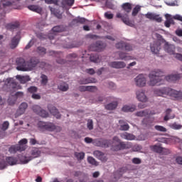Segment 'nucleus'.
Listing matches in <instances>:
<instances>
[{
	"instance_id": "nucleus-36",
	"label": "nucleus",
	"mask_w": 182,
	"mask_h": 182,
	"mask_svg": "<svg viewBox=\"0 0 182 182\" xmlns=\"http://www.w3.org/2000/svg\"><path fill=\"white\" fill-rule=\"evenodd\" d=\"M28 9L33 12H36L37 14H41L42 12V8L36 5H30L28 6Z\"/></svg>"
},
{
	"instance_id": "nucleus-45",
	"label": "nucleus",
	"mask_w": 182,
	"mask_h": 182,
	"mask_svg": "<svg viewBox=\"0 0 182 182\" xmlns=\"http://www.w3.org/2000/svg\"><path fill=\"white\" fill-rule=\"evenodd\" d=\"M136 110V106L134 105H124L122 107V112H134Z\"/></svg>"
},
{
	"instance_id": "nucleus-54",
	"label": "nucleus",
	"mask_w": 182,
	"mask_h": 182,
	"mask_svg": "<svg viewBox=\"0 0 182 182\" xmlns=\"http://www.w3.org/2000/svg\"><path fill=\"white\" fill-rule=\"evenodd\" d=\"M50 11L58 19H62V14H60V11L58 12V10H55V9H51Z\"/></svg>"
},
{
	"instance_id": "nucleus-59",
	"label": "nucleus",
	"mask_w": 182,
	"mask_h": 182,
	"mask_svg": "<svg viewBox=\"0 0 182 182\" xmlns=\"http://www.w3.org/2000/svg\"><path fill=\"white\" fill-rule=\"evenodd\" d=\"M87 127L90 130H93V120L92 119L87 120Z\"/></svg>"
},
{
	"instance_id": "nucleus-58",
	"label": "nucleus",
	"mask_w": 182,
	"mask_h": 182,
	"mask_svg": "<svg viewBox=\"0 0 182 182\" xmlns=\"http://www.w3.org/2000/svg\"><path fill=\"white\" fill-rule=\"evenodd\" d=\"M86 38H87L88 39H99L100 37H99V36L95 35V34H92V33H89L86 35Z\"/></svg>"
},
{
	"instance_id": "nucleus-51",
	"label": "nucleus",
	"mask_w": 182,
	"mask_h": 182,
	"mask_svg": "<svg viewBox=\"0 0 182 182\" xmlns=\"http://www.w3.org/2000/svg\"><path fill=\"white\" fill-rule=\"evenodd\" d=\"M87 161L90 164H92V166H99V164L97 161H96V159L92 156L87 157Z\"/></svg>"
},
{
	"instance_id": "nucleus-48",
	"label": "nucleus",
	"mask_w": 182,
	"mask_h": 182,
	"mask_svg": "<svg viewBox=\"0 0 182 182\" xmlns=\"http://www.w3.org/2000/svg\"><path fill=\"white\" fill-rule=\"evenodd\" d=\"M140 11H141V7H140L139 5H136L132 10V16H137V14H139Z\"/></svg>"
},
{
	"instance_id": "nucleus-30",
	"label": "nucleus",
	"mask_w": 182,
	"mask_h": 182,
	"mask_svg": "<svg viewBox=\"0 0 182 182\" xmlns=\"http://www.w3.org/2000/svg\"><path fill=\"white\" fill-rule=\"evenodd\" d=\"M79 83L80 85H87L89 83H96V79L95 78H82L80 80Z\"/></svg>"
},
{
	"instance_id": "nucleus-23",
	"label": "nucleus",
	"mask_w": 182,
	"mask_h": 182,
	"mask_svg": "<svg viewBox=\"0 0 182 182\" xmlns=\"http://www.w3.org/2000/svg\"><path fill=\"white\" fill-rule=\"evenodd\" d=\"M48 109L49 110L50 113L53 114V116H55L56 117V119H60V113H59V111L58 110V109H56V107L48 105Z\"/></svg>"
},
{
	"instance_id": "nucleus-40",
	"label": "nucleus",
	"mask_w": 182,
	"mask_h": 182,
	"mask_svg": "<svg viewBox=\"0 0 182 182\" xmlns=\"http://www.w3.org/2000/svg\"><path fill=\"white\" fill-rule=\"evenodd\" d=\"M26 144H28V139H23L18 141L17 146L18 147H22L23 149V151H25V150H26Z\"/></svg>"
},
{
	"instance_id": "nucleus-26",
	"label": "nucleus",
	"mask_w": 182,
	"mask_h": 182,
	"mask_svg": "<svg viewBox=\"0 0 182 182\" xmlns=\"http://www.w3.org/2000/svg\"><path fill=\"white\" fill-rule=\"evenodd\" d=\"M93 155L95 157L98 159V160H101V161H107V158L106 157V155L103 154V152L100 151H95L93 152Z\"/></svg>"
},
{
	"instance_id": "nucleus-43",
	"label": "nucleus",
	"mask_w": 182,
	"mask_h": 182,
	"mask_svg": "<svg viewBox=\"0 0 182 182\" xmlns=\"http://www.w3.org/2000/svg\"><path fill=\"white\" fill-rule=\"evenodd\" d=\"M168 127L173 130H181V129H182V125L177 124V122L169 124Z\"/></svg>"
},
{
	"instance_id": "nucleus-42",
	"label": "nucleus",
	"mask_w": 182,
	"mask_h": 182,
	"mask_svg": "<svg viewBox=\"0 0 182 182\" xmlns=\"http://www.w3.org/2000/svg\"><path fill=\"white\" fill-rule=\"evenodd\" d=\"M75 157L77 159V161H82L85 159V152H75Z\"/></svg>"
},
{
	"instance_id": "nucleus-25",
	"label": "nucleus",
	"mask_w": 182,
	"mask_h": 182,
	"mask_svg": "<svg viewBox=\"0 0 182 182\" xmlns=\"http://www.w3.org/2000/svg\"><path fill=\"white\" fill-rule=\"evenodd\" d=\"M173 110L171 109L168 108L165 112V116L164 117V122H168V120H171L172 119H174L176 117V114H172Z\"/></svg>"
},
{
	"instance_id": "nucleus-1",
	"label": "nucleus",
	"mask_w": 182,
	"mask_h": 182,
	"mask_svg": "<svg viewBox=\"0 0 182 182\" xmlns=\"http://www.w3.org/2000/svg\"><path fill=\"white\" fill-rule=\"evenodd\" d=\"M181 74H171L164 77L163 71L160 70H154L149 75V86H156L157 83H160V85H161L164 79L166 80L167 82H176V80L181 79Z\"/></svg>"
},
{
	"instance_id": "nucleus-11",
	"label": "nucleus",
	"mask_w": 182,
	"mask_h": 182,
	"mask_svg": "<svg viewBox=\"0 0 182 182\" xmlns=\"http://www.w3.org/2000/svg\"><path fill=\"white\" fill-rule=\"evenodd\" d=\"M115 46L117 49H125L128 52H130V50H133V46H132V45H130L129 43H127L124 41H121L117 43Z\"/></svg>"
},
{
	"instance_id": "nucleus-31",
	"label": "nucleus",
	"mask_w": 182,
	"mask_h": 182,
	"mask_svg": "<svg viewBox=\"0 0 182 182\" xmlns=\"http://www.w3.org/2000/svg\"><path fill=\"white\" fill-rule=\"evenodd\" d=\"M122 9L126 12V14H129V12H132V4L127 2L124 3L122 6Z\"/></svg>"
},
{
	"instance_id": "nucleus-24",
	"label": "nucleus",
	"mask_w": 182,
	"mask_h": 182,
	"mask_svg": "<svg viewBox=\"0 0 182 182\" xmlns=\"http://www.w3.org/2000/svg\"><path fill=\"white\" fill-rule=\"evenodd\" d=\"M19 151L20 153L21 151H23V148L18 146V145H12L9 149V152L10 154H16V153H18Z\"/></svg>"
},
{
	"instance_id": "nucleus-44",
	"label": "nucleus",
	"mask_w": 182,
	"mask_h": 182,
	"mask_svg": "<svg viewBox=\"0 0 182 182\" xmlns=\"http://www.w3.org/2000/svg\"><path fill=\"white\" fill-rule=\"evenodd\" d=\"M64 29L62 26H56L52 28V32L54 35H56V33H59V32H63Z\"/></svg>"
},
{
	"instance_id": "nucleus-56",
	"label": "nucleus",
	"mask_w": 182,
	"mask_h": 182,
	"mask_svg": "<svg viewBox=\"0 0 182 182\" xmlns=\"http://www.w3.org/2000/svg\"><path fill=\"white\" fill-rule=\"evenodd\" d=\"M28 93H33V95L38 92V87H36L35 86H31L28 88Z\"/></svg>"
},
{
	"instance_id": "nucleus-27",
	"label": "nucleus",
	"mask_w": 182,
	"mask_h": 182,
	"mask_svg": "<svg viewBox=\"0 0 182 182\" xmlns=\"http://www.w3.org/2000/svg\"><path fill=\"white\" fill-rule=\"evenodd\" d=\"M6 163L9 166H16L18 164V158L14 156L6 157Z\"/></svg>"
},
{
	"instance_id": "nucleus-20",
	"label": "nucleus",
	"mask_w": 182,
	"mask_h": 182,
	"mask_svg": "<svg viewBox=\"0 0 182 182\" xmlns=\"http://www.w3.org/2000/svg\"><path fill=\"white\" fill-rule=\"evenodd\" d=\"M136 99L139 102H142L143 103H146V102H147L148 100L147 96H146L143 90L136 91Z\"/></svg>"
},
{
	"instance_id": "nucleus-53",
	"label": "nucleus",
	"mask_w": 182,
	"mask_h": 182,
	"mask_svg": "<svg viewBox=\"0 0 182 182\" xmlns=\"http://www.w3.org/2000/svg\"><path fill=\"white\" fill-rule=\"evenodd\" d=\"M41 85H43V86H46V85H48V76L45 75H41Z\"/></svg>"
},
{
	"instance_id": "nucleus-13",
	"label": "nucleus",
	"mask_w": 182,
	"mask_h": 182,
	"mask_svg": "<svg viewBox=\"0 0 182 182\" xmlns=\"http://www.w3.org/2000/svg\"><path fill=\"white\" fill-rule=\"evenodd\" d=\"M26 109H28V104L26 102L21 103L15 114V117H19V116H22L26 112Z\"/></svg>"
},
{
	"instance_id": "nucleus-17",
	"label": "nucleus",
	"mask_w": 182,
	"mask_h": 182,
	"mask_svg": "<svg viewBox=\"0 0 182 182\" xmlns=\"http://www.w3.org/2000/svg\"><path fill=\"white\" fill-rule=\"evenodd\" d=\"M151 149L153 151H155V153H159V154H167L168 153V150L157 145L151 146Z\"/></svg>"
},
{
	"instance_id": "nucleus-64",
	"label": "nucleus",
	"mask_w": 182,
	"mask_h": 182,
	"mask_svg": "<svg viewBox=\"0 0 182 182\" xmlns=\"http://www.w3.org/2000/svg\"><path fill=\"white\" fill-rule=\"evenodd\" d=\"M176 161L178 164H181L182 166V157L181 156H177L176 159Z\"/></svg>"
},
{
	"instance_id": "nucleus-52",
	"label": "nucleus",
	"mask_w": 182,
	"mask_h": 182,
	"mask_svg": "<svg viewBox=\"0 0 182 182\" xmlns=\"http://www.w3.org/2000/svg\"><path fill=\"white\" fill-rule=\"evenodd\" d=\"M58 89L61 92H67L69 90V85L68 84H61L58 86Z\"/></svg>"
},
{
	"instance_id": "nucleus-32",
	"label": "nucleus",
	"mask_w": 182,
	"mask_h": 182,
	"mask_svg": "<svg viewBox=\"0 0 182 182\" xmlns=\"http://www.w3.org/2000/svg\"><path fill=\"white\" fill-rule=\"evenodd\" d=\"M97 145L100 147H109L110 146V140L103 139L97 141Z\"/></svg>"
},
{
	"instance_id": "nucleus-6",
	"label": "nucleus",
	"mask_w": 182,
	"mask_h": 182,
	"mask_svg": "<svg viewBox=\"0 0 182 182\" xmlns=\"http://www.w3.org/2000/svg\"><path fill=\"white\" fill-rule=\"evenodd\" d=\"M32 156H25L24 159L21 160L22 164H28V162L32 160V159H36V157H39L41 156V151L38 149V148H35L31 151Z\"/></svg>"
},
{
	"instance_id": "nucleus-60",
	"label": "nucleus",
	"mask_w": 182,
	"mask_h": 182,
	"mask_svg": "<svg viewBox=\"0 0 182 182\" xmlns=\"http://www.w3.org/2000/svg\"><path fill=\"white\" fill-rule=\"evenodd\" d=\"M97 90V87L96 86H87V92H96Z\"/></svg>"
},
{
	"instance_id": "nucleus-3",
	"label": "nucleus",
	"mask_w": 182,
	"mask_h": 182,
	"mask_svg": "<svg viewBox=\"0 0 182 182\" xmlns=\"http://www.w3.org/2000/svg\"><path fill=\"white\" fill-rule=\"evenodd\" d=\"M37 126L42 132H55L57 127L56 125L50 122H43L42 121L38 122Z\"/></svg>"
},
{
	"instance_id": "nucleus-63",
	"label": "nucleus",
	"mask_w": 182,
	"mask_h": 182,
	"mask_svg": "<svg viewBox=\"0 0 182 182\" xmlns=\"http://www.w3.org/2000/svg\"><path fill=\"white\" fill-rule=\"evenodd\" d=\"M173 19H176V21H180L182 22V16L179 14H176L173 16Z\"/></svg>"
},
{
	"instance_id": "nucleus-47",
	"label": "nucleus",
	"mask_w": 182,
	"mask_h": 182,
	"mask_svg": "<svg viewBox=\"0 0 182 182\" xmlns=\"http://www.w3.org/2000/svg\"><path fill=\"white\" fill-rule=\"evenodd\" d=\"M86 18L78 17L73 20L72 23L75 25V23H85L86 22Z\"/></svg>"
},
{
	"instance_id": "nucleus-14",
	"label": "nucleus",
	"mask_w": 182,
	"mask_h": 182,
	"mask_svg": "<svg viewBox=\"0 0 182 182\" xmlns=\"http://www.w3.org/2000/svg\"><path fill=\"white\" fill-rule=\"evenodd\" d=\"M153 114H156V112L149 109H144L135 113V116H137V117H146V116H153Z\"/></svg>"
},
{
	"instance_id": "nucleus-10",
	"label": "nucleus",
	"mask_w": 182,
	"mask_h": 182,
	"mask_svg": "<svg viewBox=\"0 0 182 182\" xmlns=\"http://www.w3.org/2000/svg\"><path fill=\"white\" fill-rule=\"evenodd\" d=\"M139 16H145L147 19L151 21H156V22H161V17L159 16L156 14L148 12L146 14H140Z\"/></svg>"
},
{
	"instance_id": "nucleus-22",
	"label": "nucleus",
	"mask_w": 182,
	"mask_h": 182,
	"mask_svg": "<svg viewBox=\"0 0 182 182\" xmlns=\"http://www.w3.org/2000/svg\"><path fill=\"white\" fill-rule=\"evenodd\" d=\"M92 50H96L97 52H101V50H103L106 47V45L103 43L102 41H97L95 44L92 46Z\"/></svg>"
},
{
	"instance_id": "nucleus-12",
	"label": "nucleus",
	"mask_w": 182,
	"mask_h": 182,
	"mask_svg": "<svg viewBox=\"0 0 182 182\" xmlns=\"http://www.w3.org/2000/svg\"><path fill=\"white\" fill-rule=\"evenodd\" d=\"M108 65L113 69H123L126 68V63L123 61H112L109 63Z\"/></svg>"
},
{
	"instance_id": "nucleus-38",
	"label": "nucleus",
	"mask_w": 182,
	"mask_h": 182,
	"mask_svg": "<svg viewBox=\"0 0 182 182\" xmlns=\"http://www.w3.org/2000/svg\"><path fill=\"white\" fill-rule=\"evenodd\" d=\"M19 26H20L19 22L11 23L6 25V28L9 31H14V29H18Z\"/></svg>"
},
{
	"instance_id": "nucleus-37",
	"label": "nucleus",
	"mask_w": 182,
	"mask_h": 182,
	"mask_svg": "<svg viewBox=\"0 0 182 182\" xmlns=\"http://www.w3.org/2000/svg\"><path fill=\"white\" fill-rule=\"evenodd\" d=\"M18 44H19V38H18V36H14L11 40L10 48L11 49H15V48H16V46H18Z\"/></svg>"
},
{
	"instance_id": "nucleus-4",
	"label": "nucleus",
	"mask_w": 182,
	"mask_h": 182,
	"mask_svg": "<svg viewBox=\"0 0 182 182\" xmlns=\"http://www.w3.org/2000/svg\"><path fill=\"white\" fill-rule=\"evenodd\" d=\"M132 147H133L132 142L120 141L117 144H113L112 149L114 151H120V150H127L132 149Z\"/></svg>"
},
{
	"instance_id": "nucleus-2",
	"label": "nucleus",
	"mask_w": 182,
	"mask_h": 182,
	"mask_svg": "<svg viewBox=\"0 0 182 182\" xmlns=\"http://www.w3.org/2000/svg\"><path fill=\"white\" fill-rule=\"evenodd\" d=\"M154 94L155 96H161L162 97L168 95L171 97H173L175 100H182V92L168 87L156 88L154 90Z\"/></svg>"
},
{
	"instance_id": "nucleus-28",
	"label": "nucleus",
	"mask_w": 182,
	"mask_h": 182,
	"mask_svg": "<svg viewBox=\"0 0 182 182\" xmlns=\"http://www.w3.org/2000/svg\"><path fill=\"white\" fill-rule=\"evenodd\" d=\"M120 137L124 140H134V139H136L134 135L128 132L121 133Z\"/></svg>"
},
{
	"instance_id": "nucleus-8",
	"label": "nucleus",
	"mask_w": 182,
	"mask_h": 182,
	"mask_svg": "<svg viewBox=\"0 0 182 182\" xmlns=\"http://www.w3.org/2000/svg\"><path fill=\"white\" fill-rule=\"evenodd\" d=\"M116 16L117 18L121 19L122 22L125 23V25H127V26H131V28H133V26H134V22L130 21L127 14L123 16L120 13H117Z\"/></svg>"
},
{
	"instance_id": "nucleus-57",
	"label": "nucleus",
	"mask_w": 182,
	"mask_h": 182,
	"mask_svg": "<svg viewBox=\"0 0 182 182\" xmlns=\"http://www.w3.org/2000/svg\"><path fill=\"white\" fill-rule=\"evenodd\" d=\"M9 84L10 87H11L13 90L16 89V86H18V84L16 82H14V80H10L9 81Z\"/></svg>"
},
{
	"instance_id": "nucleus-19",
	"label": "nucleus",
	"mask_w": 182,
	"mask_h": 182,
	"mask_svg": "<svg viewBox=\"0 0 182 182\" xmlns=\"http://www.w3.org/2000/svg\"><path fill=\"white\" fill-rule=\"evenodd\" d=\"M160 49H161V46L159 41H154V43L151 45V50L152 53L157 55L160 52Z\"/></svg>"
},
{
	"instance_id": "nucleus-41",
	"label": "nucleus",
	"mask_w": 182,
	"mask_h": 182,
	"mask_svg": "<svg viewBox=\"0 0 182 182\" xmlns=\"http://www.w3.org/2000/svg\"><path fill=\"white\" fill-rule=\"evenodd\" d=\"M119 56L121 60H132V59H133L132 56L127 55L126 53L123 52L119 53Z\"/></svg>"
},
{
	"instance_id": "nucleus-21",
	"label": "nucleus",
	"mask_w": 182,
	"mask_h": 182,
	"mask_svg": "<svg viewBox=\"0 0 182 182\" xmlns=\"http://www.w3.org/2000/svg\"><path fill=\"white\" fill-rule=\"evenodd\" d=\"M9 128V122L5 121L1 125H0V137H5V132Z\"/></svg>"
},
{
	"instance_id": "nucleus-7",
	"label": "nucleus",
	"mask_w": 182,
	"mask_h": 182,
	"mask_svg": "<svg viewBox=\"0 0 182 182\" xmlns=\"http://www.w3.org/2000/svg\"><path fill=\"white\" fill-rule=\"evenodd\" d=\"M32 109L34 113L38 116H41V117L46 118L49 117V113H48L46 110L42 109V107H41L39 105H33Z\"/></svg>"
},
{
	"instance_id": "nucleus-46",
	"label": "nucleus",
	"mask_w": 182,
	"mask_h": 182,
	"mask_svg": "<svg viewBox=\"0 0 182 182\" xmlns=\"http://www.w3.org/2000/svg\"><path fill=\"white\" fill-rule=\"evenodd\" d=\"M116 107H117V102H111L105 106V109H107V110H114Z\"/></svg>"
},
{
	"instance_id": "nucleus-49",
	"label": "nucleus",
	"mask_w": 182,
	"mask_h": 182,
	"mask_svg": "<svg viewBox=\"0 0 182 182\" xmlns=\"http://www.w3.org/2000/svg\"><path fill=\"white\" fill-rule=\"evenodd\" d=\"M151 123H153V120L150 119V117H145L142 120V124L144 126H151Z\"/></svg>"
},
{
	"instance_id": "nucleus-62",
	"label": "nucleus",
	"mask_w": 182,
	"mask_h": 182,
	"mask_svg": "<svg viewBox=\"0 0 182 182\" xmlns=\"http://www.w3.org/2000/svg\"><path fill=\"white\" fill-rule=\"evenodd\" d=\"M113 14L109 12L105 13V17L107 18V19H113Z\"/></svg>"
},
{
	"instance_id": "nucleus-15",
	"label": "nucleus",
	"mask_w": 182,
	"mask_h": 182,
	"mask_svg": "<svg viewBox=\"0 0 182 182\" xmlns=\"http://www.w3.org/2000/svg\"><path fill=\"white\" fill-rule=\"evenodd\" d=\"M39 63V59L36 57H32L28 61H27L28 70H32L33 68H36V65Z\"/></svg>"
},
{
	"instance_id": "nucleus-9",
	"label": "nucleus",
	"mask_w": 182,
	"mask_h": 182,
	"mask_svg": "<svg viewBox=\"0 0 182 182\" xmlns=\"http://www.w3.org/2000/svg\"><path fill=\"white\" fill-rule=\"evenodd\" d=\"M134 80L136 86L139 87H144V86H146V82H147L146 77L142 74L136 76Z\"/></svg>"
},
{
	"instance_id": "nucleus-55",
	"label": "nucleus",
	"mask_w": 182,
	"mask_h": 182,
	"mask_svg": "<svg viewBox=\"0 0 182 182\" xmlns=\"http://www.w3.org/2000/svg\"><path fill=\"white\" fill-rule=\"evenodd\" d=\"M37 52L39 55H46V48L40 46L37 48Z\"/></svg>"
},
{
	"instance_id": "nucleus-50",
	"label": "nucleus",
	"mask_w": 182,
	"mask_h": 182,
	"mask_svg": "<svg viewBox=\"0 0 182 182\" xmlns=\"http://www.w3.org/2000/svg\"><path fill=\"white\" fill-rule=\"evenodd\" d=\"M155 130H156L157 132H161L162 133H166V132H167V128L161 126V125H156L154 127Z\"/></svg>"
},
{
	"instance_id": "nucleus-33",
	"label": "nucleus",
	"mask_w": 182,
	"mask_h": 182,
	"mask_svg": "<svg viewBox=\"0 0 182 182\" xmlns=\"http://www.w3.org/2000/svg\"><path fill=\"white\" fill-rule=\"evenodd\" d=\"M119 123L120 124L119 130H121L122 132H127V130H129V129H130V126H129L128 124L124 123V120L120 119L119 121Z\"/></svg>"
},
{
	"instance_id": "nucleus-16",
	"label": "nucleus",
	"mask_w": 182,
	"mask_h": 182,
	"mask_svg": "<svg viewBox=\"0 0 182 182\" xmlns=\"http://www.w3.org/2000/svg\"><path fill=\"white\" fill-rule=\"evenodd\" d=\"M126 173V168H121L118 171L114 172L113 176H114V179L113 181H119L120 178H122V176Z\"/></svg>"
},
{
	"instance_id": "nucleus-61",
	"label": "nucleus",
	"mask_w": 182,
	"mask_h": 182,
	"mask_svg": "<svg viewBox=\"0 0 182 182\" xmlns=\"http://www.w3.org/2000/svg\"><path fill=\"white\" fill-rule=\"evenodd\" d=\"M132 163L134 164H141V159H140L139 158H134L132 159Z\"/></svg>"
},
{
	"instance_id": "nucleus-18",
	"label": "nucleus",
	"mask_w": 182,
	"mask_h": 182,
	"mask_svg": "<svg viewBox=\"0 0 182 182\" xmlns=\"http://www.w3.org/2000/svg\"><path fill=\"white\" fill-rule=\"evenodd\" d=\"M164 49L169 55H174L176 53V46L172 44H168V43H165Z\"/></svg>"
},
{
	"instance_id": "nucleus-5",
	"label": "nucleus",
	"mask_w": 182,
	"mask_h": 182,
	"mask_svg": "<svg viewBox=\"0 0 182 182\" xmlns=\"http://www.w3.org/2000/svg\"><path fill=\"white\" fill-rule=\"evenodd\" d=\"M17 65V70H21V72H28V61H25V59L22 58H18L16 60Z\"/></svg>"
},
{
	"instance_id": "nucleus-35",
	"label": "nucleus",
	"mask_w": 182,
	"mask_h": 182,
	"mask_svg": "<svg viewBox=\"0 0 182 182\" xmlns=\"http://www.w3.org/2000/svg\"><path fill=\"white\" fill-rule=\"evenodd\" d=\"M75 4V0H63L60 6L66 8V6H72Z\"/></svg>"
},
{
	"instance_id": "nucleus-29",
	"label": "nucleus",
	"mask_w": 182,
	"mask_h": 182,
	"mask_svg": "<svg viewBox=\"0 0 182 182\" xmlns=\"http://www.w3.org/2000/svg\"><path fill=\"white\" fill-rule=\"evenodd\" d=\"M165 18H166V21L164 23V25L166 28H170L171 25H174V20L171 18V15L165 14Z\"/></svg>"
},
{
	"instance_id": "nucleus-34",
	"label": "nucleus",
	"mask_w": 182,
	"mask_h": 182,
	"mask_svg": "<svg viewBox=\"0 0 182 182\" xmlns=\"http://www.w3.org/2000/svg\"><path fill=\"white\" fill-rule=\"evenodd\" d=\"M16 77L23 85L26 83V82H29L31 80V77H29V76L28 75L26 76L16 75Z\"/></svg>"
},
{
	"instance_id": "nucleus-39",
	"label": "nucleus",
	"mask_w": 182,
	"mask_h": 182,
	"mask_svg": "<svg viewBox=\"0 0 182 182\" xmlns=\"http://www.w3.org/2000/svg\"><path fill=\"white\" fill-rule=\"evenodd\" d=\"M89 59L90 62H93L94 63H99L100 62V58L97 54H91Z\"/></svg>"
}]
</instances>
